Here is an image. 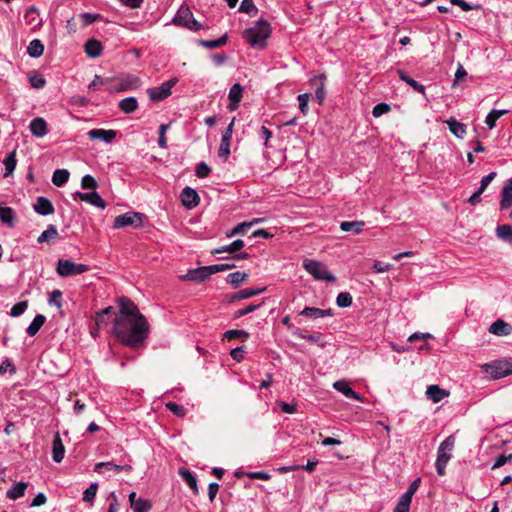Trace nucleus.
<instances>
[{"label":"nucleus","mask_w":512,"mask_h":512,"mask_svg":"<svg viewBox=\"0 0 512 512\" xmlns=\"http://www.w3.org/2000/svg\"><path fill=\"white\" fill-rule=\"evenodd\" d=\"M112 332L122 344L137 348L148 338L149 324L145 316L114 319Z\"/></svg>","instance_id":"f257e3e1"},{"label":"nucleus","mask_w":512,"mask_h":512,"mask_svg":"<svg viewBox=\"0 0 512 512\" xmlns=\"http://www.w3.org/2000/svg\"><path fill=\"white\" fill-rule=\"evenodd\" d=\"M234 267V264H214L209 266H203L195 269H190L186 273V275L182 277V279L201 283L215 273L229 270Z\"/></svg>","instance_id":"f03ea898"},{"label":"nucleus","mask_w":512,"mask_h":512,"mask_svg":"<svg viewBox=\"0 0 512 512\" xmlns=\"http://www.w3.org/2000/svg\"><path fill=\"white\" fill-rule=\"evenodd\" d=\"M454 446H455L454 435H449L439 445L438 450H437V459L435 462V468H436L438 475L444 476L446 474L445 469H446V466H447L449 460L452 457V450L454 449Z\"/></svg>","instance_id":"7ed1b4c3"},{"label":"nucleus","mask_w":512,"mask_h":512,"mask_svg":"<svg viewBox=\"0 0 512 512\" xmlns=\"http://www.w3.org/2000/svg\"><path fill=\"white\" fill-rule=\"evenodd\" d=\"M483 372L491 379H500L512 375V358L496 360L482 366Z\"/></svg>","instance_id":"20e7f679"},{"label":"nucleus","mask_w":512,"mask_h":512,"mask_svg":"<svg viewBox=\"0 0 512 512\" xmlns=\"http://www.w3.org/2000/svg\"><path fill=\"white\" fill-rule=\"evenodd\" d=\"M302 265L303 268L316 280L327 281L331 283L336 281V278L329 271L327 266L320 261L314 259H304Z\"/></svg>","instance_id":"39448f33"},{"label":"nucleus","mask_w":512,"mask_h":512,"mask_svg":"<svg viewBox=\"0 0 512 512\" xmlns=\"http://www.w3.org/2000/svg\"><path fill=\"white\" fill-rule=\"evenodd\" d=\"M173 21L177 26H180V27H183V28H186L189 30L199 31L200 29L203 28V26L197 20H195L191 10L186 5H182L178 9Z\"/></svg>","instance_id":"423d86ee"},{"label":"nucleus","mask_w":512,"mask_h":512,"mask_svg":"<svg viewBox=\"0 0 512 512\" xmlns=\"http://www.w3.org/2000/svg\"><path fill=\"white\" fill-rule=\"evenodd\" d=\"M88 270V265L82 263H74L69 259H59L56 267V272L61 277L80 275L87 272Z\"/></svg>","instance_id":"0eeeda50"},{"label":"nucleus","mask_w":512,"mask_h":512,"mask_svg":"<svg viewBox=\"0 0 512 512\" xmlns=\"http://www.w3.org/2000/svg\"><path fill=\"white\" fill-rule=\"evenodd\" d=\"M147 217L139 212H127L121 215H118L114 219L113 227L115 229L123 228L126 226H131L133 228H140L143 226L144 221Z\"/></svg>","instance_id":"6e6552de"},{"label":"nucleus","mask_w":512,"mask_h":512,"mask_svg":"<svg viewBox=\"0 0 512 512\" xmlns=\"http://www.w3.org/2000/svg\"><path fill=\"white\" fill-rule=\"evenodd\" d=\"M178 78H171L163 82L158 87L149 88L147 90L148 97L153 102L162 101L172 94V88L177 84Z\"/></svg>","instance_id":"1a4fd4ad"},{"label":"nucleus","mask_w":512,"mask_h":512,"mask_svg":"<svg viewBox=\"0 0 512 512\" xmlns=\"http://www.w3.org/2000/svg\"><path fill=\"white\" fill-rule=\"evenodd\" d=\"M119 312L115 314L114 319H128L137 316H143L137 306L127 297H120L118 299Z\"/></svg>","instance_id":"9d476101"},{"label":"nucleus","mask_w":512,"mask_h":512,"mask_svg":"<svg viewBox=\"0 0 512 512\" xmlns=\"http://www.w3.org/2000/svg\"><path fill=\"white\" fill-rule=\"evenodd\" d=\"M94 471L99 474H103L108 471H113L116 474L121 472L130 473L132 471V466L129 463L119 465L112 462H99L95 464Z\"/></svg>","instance_id":"9b49d317"},{"label":"nucleus","mask_w":512,"mask_h":512,"mask_svg":"<svg viewBox=\"0 0 512 512\" xmlns=\"http://www.w3.org/2000/svg\"><path fill=\"white\" fill-rule=\"evenodd\" d=\"M73 196L75 198H79L81 201L89 203L97 208L105 209V207H106L105 201L95 191L88 192V193H82V192L78 191V192H75Z\"/></svg>","instance_id":"f8f14e48"},{"label":"nucleus","mask_w":512,"mask_h":512,"mask_svg":"<svg viewBox=\"0 0 512 512\" xmlns=\"http://www.w3.org/2000/svg\"><path fill=\"white\" fill-rule=\"evenodd\" d=\"M233 126H234V119L231 121V123L228 125V127L222 134L221 143H220L219 152H218L219 157H221V158H226L230 154V141L232 138Z\"/></svg>","instance_id":"ddd939ff"},{"label":"nucleus","mask_w":512,"mask_h":512,"mask_svg":"<svg viewBox=\"0 0 512 512\" xmlns=\"http://www.w3.org/2000/svg\"><path fill=\"white\" fill-rule=\"evenodd\" d=\"M87 135L91 140H101L109 144L116 138L117 132L112 129H92L87 132Z\"/></svg>","instance_id":"4468645a"},{"label":"nucleus","mask_w":512,"mask_h":512,"mask_svg":"<svg viewBox=\"0 0 512 512\" xmlns=\"http://www.w3.org/2000/svg\"><path fill=\"white\" fill-rule=\"evenodd\" d=\"M31 134L37 138H42L48 134V125L44 118L36 117L29 124Z\"/></svg>","instance_id":"2eb2a0df"},{"label":"nucleus","mask_w":512,"mask_h":512,"mask_svg":"<svg viewBox=\"0 0 512 512\" xmlns=\"http://www.w3.org/2000/svg\"><path fill=\"white\" fill-rule=\"evenodd\" d=\"M129 502L134 512H149L152 509L151 501L144 498H137L136 492L129 494Z\"/></svg>","instance_id":"dca6fc26"},{"label":"nucleus","mask_w":512,"mask_h":512,"mask_svg":"<svg viewBox=\"0 0 512 512\" xmlns=\"http://www.w3.org/2000/svg\"><path fill=\"white\" fill-rule=\"evenodd\" d=\"M333 388L349 399H353L358 402L364 401L363 397L360 396L357 392H355L345 380H339L334 382Z\"/></svg>","instance_id":"f3484780"},{"label":"nucleus","mask_w":512,"mask_h":512,"mask_svg":"<svg viewBox=\"0 0 512 512\" xmlns=\"http://www.w3.org/2000/svg\"><path fill=\"white\" fill-rule=\"evenodd\" d=\"M180 197L182 204L188 209L196 207L200 201L197 192L188 186L182 190Z\"/></svg>","instance_id":"a211bd4d"},{"label":"nucleus","mask_w":512,"mask_h":512,"mask_svg":"<svg viewBox=\"0 0 512 512\" xmlns=\"http://www.w3.org/2000/svg\"><path fill=\"white\" fill-rule=\"evenodd\" d=\"M24 22L29 26V32H36L42 24V18L35 8H30L24 15Z\"/></svg>","instance_id":"6ab92c4d"},{"label":"nucleus","mask_w":512,"mask_h":512,"mask_svg":"<svg viewBox=\"0 0 512 512\" xmlns=\"http://www.w3.org/2000/svg\"><path fill=\"white\" fill-rule=\"evenodd\" d=\"M301 316L310 318V319H319L324 317H331L333 316L332 309H321L316 307H305L301 312Z\"/></svg>","instance_id":"aec40b11"},{"label":"nucleus","mask_w":512,"mask_h":512,"mask_svg":"<svg viewBox=\"0 0 512 512\" xmlns=\"http://www.w3.org/2000/svg\"><path fill=\"white\" fill-rule=\"evenodd\" d=\"M242 93H243V87L236 83L234 84L228 93V99L230 101V104L228 105V108L230 111H234L238 108L239 103L242 100Z\"/></svg>","instance_id":"412c9836"},{"label":"nucleus","mask_w":512,"mask_h":512,"mask_svg":"<svg viewBox=\"0 0 512 512\" xmlns=\"http://www.w3.org/2000/svg\"><path fill=\"white\" fill-rule=\"evenodd\" d=\"M270 34H243L244 41L252 48L263 49Z\"/></svg>","instance_id":"4be33fe9"},{"label":"nucleus","mask_w":512,"mask_h":512,"mask_svg":"<svg viewBox=\"0 0 512 512\" xmlns=\"http://www.w3.org/2000/svg\"><path fill=\"white\" fill-rule=\"evenodd\" d=\"M33 208L36 213L43 216L51 215L54 213V207L52 202L43 196H40L36 199Z\"/></svg>","instance_id":"5701e85b"},{"label":"nucleus","mask_w":512,"mask_h":512,"mask_svg":"<svg viewBox=\"0 0 512 512\" xmlns=\"http://www.w3.org/2000/svg\"><path fill=\"white\" fill-rule=\"evenodd\" d=\"M84 51L88 57L97 58L103 52L102 43L95 38H90L84 44Z\"/></svg>","instance_id":"b1692460"},{"label":"nucleus","mask_w":512,"mask_h":512,"mask_svg":"<svg viewBox=\"0 0 512 512\" xmlns=\"http://www.w3.org/2000/svg\"><path fill=\"white\" fill-rule=\"evenodd\" d=\"M512 206V178H510L501 190L500 209L507 210Z\"/></svg>","instance_id":"393cba45"},{"label":"nucleus","mask_w":512,"mask_h":512,"mask_svg":"<svg viewBox=\"0 0 512 512\" xmlns=\"http://www.w3.org/2000/svg\"><path fill=\"white\" fill-rule=\"evenodd\" d=\"M489 332L497 336H508L512 332V326L509 323L498 319L490 325Z\"/></svg>","instance_id":"a878e982"},{"label":"nucleus","mask_w":512,"mask_h":512,"mask_svg":"<svg viewBox=\"0 0 512 512\" xmlns=\"http://www.w3.org/2000/svg\"><path fill=\"white\" fill-rule=\"evenodd\" d=\"M65 454V448L59 433H56L52 442V459L56 463H60Z\"/></svg>","instance_id":"bb28decb"},{"label":"nucleus","mask_w":512,"mask_h":512,"mask_svg":"<svg viewBox=\"0 0 512 512\" xmlns=\"http://www.w3.org/2000/svg\"><path fill=\"white\" fill-rule=\"evenodd\" d=\"M426 396L432 402L438 403L449 396V392L440 388L438 385H429L426 389Z\"/></svg>","instance_id":"cd10ccee"},{"label":"nucleus","mask_w":512,"mask_h":512,"mask_svg":"<svg viewBox=\"0 0 512 512\" xmlns=\"http://www.w3.org/2000/svg\"><path fill=\"white\" fill-rule=\"evenodd\" d=\"M450 132L459 139H463L466 135V126L460 123L455 118H450L446 121Z\"/></svg>","instance_id":"c85d7f7f"},{"label":"nucleus","mask_w":512,"mask_h":512,"mask_svg":"<svg viewBox=\"0 0 512 512\" xmlns=\"http://www.w3.org/2000/svg\"><path fill=\"white\" fill-rule=\"evenodd\" d=\"M0 220L9 228L15 226V212L12 208L7 206H0Z\"/></svg>","instance_id":"c756f323"},{"label":"nucleus","mask_w":512,"mask_h":512,"mask_svg":"<svg viewBox=\"0 0 512 512\" xmlns=\"http://www.w3.org/2000/svg\"><path fill=\"white\" fill-rule=\"evenodd\" d=\"M397 74L399 76V78L405 82L406 84H408L410 87H412L415 91L421 93L422 95H424L426 97V93H425V87L420 84L419 82H417L416 80L412 79L405 71L403 70H397Z\"/></svg>","instance_id":"7c9ffc66"},{"label":"nucleus","mask_w":512,"mask_h":512,"mask_svg":"<svg viewBox=\"0 0 512 512\" xmlns=\"http://www.w3.org/2000/svg\"><path fill=\"white\" fill-rule=\"evenodd\" d=\"M28 486V483L20 481L12 485L10 489L7 490L6 496L11 500H16L22 497L25 493V490Z\"/></svg>","instance_id":"2f4dec72"},{"label":"nucleus","mask_w":512,"mask_h":512,"mask_svg":"<svg viewBox=\"0 0 512 512\" xmlns=\"http://www.w3.org/2000/svg\"><path fill=\"white\" fill-rule=\"evenodd\" d=\"M266 290V287L262 288H246L234 293L231 297L232 300L248 299L253 296L259 295Z\"/></svg>","instance_id":"473e14b6"},{"label":"nucleus","mask_w":512,"mask_h":512,"mask_svg":"<svg viewBox=\"0 0 512 512\" xmlns=\"http://www.w3.org/2000/svg\"><path fill=\"white\" fill-rule=\"evenodd\" d=\"M364 225V221H343L340 223V229L344 232L360 234L363 231Z\"/></svg>","instance_id":"72a5a7b5"},{"label":"nucleus","mask_w":512,"mask_h":512,"mask_svg":"<svg viewBox=\"0 0 512 512\" xmlns=\"http://www.w3.org/2000/svg\"><path fill=\"white\" fill-rule=\"evenodd\" d=\"M46 321V317L42 314H37L30 325L27 327L26 332L29 336L33 337L35 336L41 327L44 325Z\"/></svg>","instance_id":"f704fd0d"},{"label":"nucleus","mask_w":512,"mask_h":512,"mask_svg":"<svg viewBox=\"0 0 512 512\" xmlns=\"http://www.w3.org/2000/svg\"><path fill=\"white\" fill-rule=\"evenodd\" d=\"M293 335L296 336L297 338H300V339H303V340H307V341L312 342V343H317L320 346H324L323 343H320V341H321V334L320 333L308 334V333H305L300 328H293Z\"/></svg>","instance_id":"c9c22d12"},{"label":"nucleus","mask_w":512,"mask_h":512,"mask_svg":"<svg viewBox=\"0 0 512 512\" xmlns=\"http://www.w3.org/2000/svg\"><path fill=\"white\" fill-rule=\"evenodd\" d=\"M3 164L5 166L4 177L10 176L16 168L17 159H16V151L13 150L6 155L3 159Z\"/></svg>","instance_id":"e433bc0d"},{"label":"nucleus","mask_w":512,"mask_h":512,"mask_svg":"<svg viewBox=\"0 0 512 512\" xmlns=\"http://www.w3.org/2000/svg\"><path fill=\"white\" fill-rule=\"evenodd\" d=\"M137 108L138 101L135 97H127L119 102V109L126 114L134 112Z\"/></svg>","instance_id":"4c0bfd02"},{"label":"nucleus","mask_w":512,"mask_h":512,"mask_svg":"<svg viewBox=\"0 0 512 512\" xmlns=\"http://www.w3.org/2000/svg\"><path fill=\"white\" fill-rule=\"evenodd\" d=\"M69 176L70 173L67 169H57L53 172L52 183L57 187H61L68 182Z\"/></svg>","instance_id":"58836bf2"},{"label":"nucleus","mask_w":512,"mask_h":512,"mask_svg":"<svg viewBox=\"0 0 512 512\" xmlns=\"http://www.w3.org/2000/svg\"><path fill=\"white\" fill-rule=\"evenodd\" d=\"M228 41V37H227V34H223V36H221L220 38L218 39H215V40H197V43L201 46H203L204 48H207V49H216L218 47H221L223 45H225Z\"/></svg>","instance_id":"ea45409f"},{"label":"nucleus","mask_w":512,"mask_h":512,"mask_svg":"<svg viewBox=\"0 0 512 512\" xmlns=\"http://www.w3.org/2000/svg\"><path fill=\"white\" fill-rule=\"evenodd\" d=\"M243 247H244V241L240 240V239H237V240L233 241L229 245H225V246H222V247H220L218 249H215L213 251V253L214 254H219V253L227 252V253L233 254V253H236L239 250H241Z\"/></svg>","instance_id":"a19ab883"},{"label":"nucleus","mask_w":512,"mask_h":512,"mask_svg":"<svg viewBox=\"0 0 512 512\" xmlns=\"http://www.w3.org/2000/svg\"><path fill=\"white\" fill-rule=\"evenodd\" d=\"M43 51L44 45L38 39L32 40L29 46L27 47V53L32 58L40 57L43 54Z\"/></svg>","instance_id":"79ce46f5"},{"label":"nucleus","mask_w":512,"mask_h":512,"mask_svg":"<svg viewBox=\"0 0 512 512\" xmlns=\"http://www.w3.org/2000/svg\"><path fill=\"white\" fill-rule=\"evenodd\" d=\"M315 79L319 80L320 84L315 90L314 98L319 104H322V102L324 101V99L326 97V90H325L326 76L324 74H320L318 77H315Z\"/></svg>","instance_id":"37998d69"},{"label":"nucleus","mask_w":512,"mask_h":512,"mask_svg":"<svg viewBox=\"0 0 512 512\" xmlns=\"http://www.w3.org/2000/svg\"><path fill=\"white\" fill-rule=\"evenodd\" d=\"M28 80L30 85L35 89H42L46 84L45 78L38 71L31 72L28 76Z\"/></svg>","instance_id":"c03bdc74"},{"label":"nucleus","mask_w":512,"mask_h":512,"mask_svg":"<svg viewBox=\"0 0 512 512\" xmlns=\"http://www.w3.org/2000/svg\"><path fill=\"white\" fill-rule=\"evenodd\" d=\"M496 235L503 241L510 243L512 241V226L509 224L498 226Z\"/></svg>","instance_id":"a18cd8bd"},{"label":"nucleus","mask_w":512,"mask_h":512,"mask_svg":"<svg viewBox=\"0 0 512 512\" xmlns=\"http://www.w3.org/2000/svg\"><path fill=\"white\" fill-rule=\"evenodd\" d=\"M58 236V231L56 227L52 224L48 225L46 230H44L38 237V243H44L51 239H55Z\"/></svg>","instance_id":"49530a36"},{"label":"nucleus","mask_w":512,"mask_h":512,"mask_svg":"<svg viewBox=\"0 0 512 512\" xmlns=\"http://www.w3.org/2000/svg\"><path fill=\"white\" fill-rule=\"evenodd\" d=\"M102 19L100 14H90V13H83L79 15V22H80V28L84 29L88 25L94 23L97 20Z\"/></svg>","instance_id":"de8ad7c7"},{"label":"nucleus","mask_w":512,"mask_h":512,"mask_svg":"<svg viewBox=\"0 0 512 512\" xmlns=\"http://www.w3.org/2000/svg\"><path fill=\"white\" fill-rule=\"evenodd\" d=\"M506 113H507V110H495V109L491 110L485 118V124L489 127V129L494 128L496 125L497 119Z\"/></svg>","instance_id":"09e8293b"},{"label":"nucleus","mask_w":512,"mask_h":512,"mask_svg":"<svg viewBox=\"0 0 512 512\" xmlns=\"http://www.w3.org/2000/svg\"><path fill=\"white\" fill-rule=\"evenodd\" d=\"M180 475L190 489L197 492V480L195 475L189 470H180Z\"/></svg>","instance_id":"8fccbe9b"},{"label":"nucleus","mask_w":512,"mask_h":512,"mask_svg":"<svg viewBox=\"0 0 512 512\" xmlns=\"http://www.w3.org/2000/svg\"><path fill=\"white\" fill-rule=\"evenodd\" d=\"M248 274L241 271H236L228 275V282L234 287H238L241 283L246 281Z\"/></svg>","instance_id":"3c124183"},{"label":"nucleus","mask_w":512,"mask_h":512,"mask_svg":"<svg viewBox=\"0 0 512 512\" xmlns=\"http://www.w3.org/2000/svg\"><path fill=\"white\" fill-rule=\"evenodd\" d=\"M273 28L271 27V24L264 20L259 19L257 21V25L254 28H248L244 32H271Z\"/></svg>","instance_id":"603ef678"},{"label":"nucleus","mask_w":512,"mask_h":512,"mask_svg":"<svg viewBox=\"0 0 512 512\" xmlns=\"http://www.w3.org/2000/svg\"><path fill=\"white\" fill-rule=\"evenodd\" d=\"M27 307L28 301H20L12 306L9 314L12 317H19L26 311Z\"/></svg>","instance_id":"864d4df0"},{"label":"nucleus","mask_w":512,"mask_h":512,"mask_svg":"<svg viewBox=\"0 0 512 512\" xmlns=\"http://www.w3.org/2000/svg\"><path fill=\"white\" fill-rule=\"evenodd\" d=\"M336 304L341 308L349 307L352 304V296L348 292H341L336 298Z\"/></svg>","instance_id":"5fc2aeb1"},{"label":"nucleus","mask_w":512,"mask_h":512,"mask_svg":"<svg viewBox=\"0 0 512 512\" xmlns=\"http://www.w3.org/2000/svg\"><path fill=\"white\" fill-rule=\"evenodd\" d=\"M165 406L177 417H184L186 415V409L180 404L175 402H168L165 404Z\"/></svg>","instance_id":"6e6d98bb"},{"label":"nucleus","mask_w":512,"mask_h":512,"mask_svg":"<svg viewBox=\"0 0 512 512\" xmlns=\"http://www.w3.org/2000/svg\"><path fill=\"white\" fill-rule=\"evenodd\" d=\"M224 337L228 340H232V339L239 338V337L246 340L249 338V333L246 332L245 330L233 329V330H227L224 333Z\"/></svg>","instance_id":"4d7b16f0"},{"label":"nucleus","mask_w":512,"mask_h":512,"mask_svg":"<svg viewBox=\"0 0 512 512\" xmlns=\"http://www.w3.org/2000/svg\"><path fill=\"white\" fill-rule=\"evenodd\" d=\"M169 128H170V123L161 124L159 127L158 145L163 149L167 148L166 132Z\"/></svg>","instance_id":"13d9d810"},{"label":"nucleus","mask_w":512,"mask_h":512,"mask_svg":"<svg viewBox=\"0 0 512 512\" xmlns=\"http://www.w3.org/2000/svg\"><path fill=\"white\" fill-rule=\"evenodd\" d=\"M411 501L412 500L401 495L393 512H409Z\"/></svg>","instance_id":"bf43d9fd"},{"label":"nucleus","mask_w":512,"mask_h":512,"mask_svg":"<svg viewBox=\"0 0 512 512\" xmlns=\"http://www.w3.org/2000/svg\"><path fill=\"white\" fill-rule=\"evenodd\" d=\"M48 303L60 309L62 307V292L58 289L53 290L49 295Z\"/></svg>","instance_id":"052dcab7"},{"label":"nucleus","mask_w":512,"mask_h":512,"mask_svg":"<svg viewBox=\"0 0 512 512\" xmlns=\"http://www.w3.org/2000/svg\"><path fill=\"white\" fill-rule=\"evenodd\" d=\"M97 186H98L97 181L95 180V178L93 176L86 174L82 177L81 187L83 189L95 190L97 188Z\"/></svg>","instance_id":"680f3d73"},{"label":"nucleus","mask_w":512,"mask_h":512,"mask_svg":"<svg viewBox=\"0 0 512 512\" xmlns=\"http://www.w3.org/2000/svg\"><path fill=\"white\" fill-rule=\"evenodd\" d=\"M250 228L251 224H248L247 222L240 223L227 233V237L231 238L238 234H245Z\"/></svg>","instance_id":"e2e57ef3"},{"label":"nucleus","mask_w":512,"mask_h":512,"mask_svg":"<svg viewBox=\"0 0 512 512\" xmlns=\"http://www.w3.org/2000/svg\"><path fill=\"white\" fill-rule=\"evenodd\" d=\"M98 489V485L96 483H92L88 488L85 489L83 493V501L91 502L96 496Z\"/></svg>","instance_id":"0e129e2a"},{"label":"nucleus","mask_w":512,"mask_h":512,"mask_svg":"<svg viewBox=\"0 0 512 512\" xmlns=\"http://www.w3.org/2000/svg\"><path fill=\"white\" fill-rule=\"evenodd\" d=\"M299 102V109L303 115L308 113V102L310 99V95L308 93L300 94L297 97Z\"/></svg>","instance_id":"69168bd1"},{"label":"nucleus","mask_w":512,"mask_h":512,"mask_svg":"<svg viewBox=\"0 0 512 512\" xmlns=\"http://www.w3.org/2000/svg\"><path fill=\"white\" fill-rule=\"evenodd\" d=\"M390 106L387 104V103H379L377 105H375L373 107V110H372V115L374 117H380L382 116L383 114H386L390 111Z\"/></svg>","instance_id":"338daca9"},{"label":"nucleus","mask_w":512,"mask_h":512,"mask_svg":"<svg viewBox=\"0 0 512 512\" xmlns=\"http://www.w3.org/2000/svg\"><path fill=\"white\" fill-rule=\"evenodd\" d=\"M239 11L245 12L247 14H252L257 12V8L253 3V0H243L241 2Z\"/></svg>","instance_id":"774afa93"}]
</instances>
